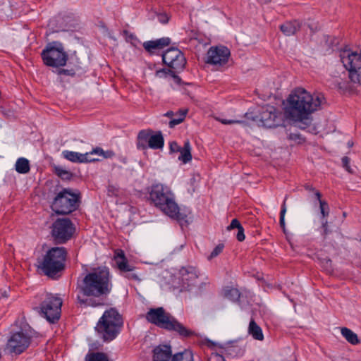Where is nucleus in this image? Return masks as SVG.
Segmentation results:
<instances>
[{
    "label": "nucleus",
    "instance_id": "1",
    "mask_svg": "<svg viewBox=\"0 0 361 361\" xmlns=\"http://www.w3.org/2000/svg\"><path fill=\"white\" fill-rule=\"evenodd\" d=\"M79 291L86 298L78 296V302L84 307H97L105 305V298L111 293L112 283L106 267L94 269L87 274L78 286Z\"/></svg>",
    "mask_w": 361,
    "mask_h": 361
},
{
    "label": "nucleus",
    "instance_id": "23",
    "mask_svg": "<svg viewBox=\"0 0 361 361\" xmlns=\"http://www.w3.org/2000/svg\"><path fill=\"white\" fill-rule=\"evenodd\" d=\"M301 23L296 20L287 21L280 26L281 31L286 36H291L300 29Z\"/></svg>",
    "mask_w": 361,
    "mask_h": 361
},
{
    "label": "nucleus",
    "instance_id": "18",
    "mask_svg": "<svg viewBox=\"0 0 361 361\" xmlns=\"http://www.w3.org/2000/svg\"><path fill=\"white\" fill-rule=\"evenodd\" d=\"M173 356L170 345H159L153 350L152 361H171Z\"/></svg>",
    "mask_w": 361,
    "mask_h": 361
},
{
    "label": "nucleus",
    "instance_id": "53",
    "mask_svg": "<svg viewBox=\"0 0 361 361\" xmlns=\"http://www.w3.org/2000/svg\"><path fill=\"white\" fill-rule=\"evenodd\" d=\"M328 221L326 219H322V228H324V235H326L328 233Z\"/></svg>",
    "mask_w": 361,
    "mask_h": 361
},
{
    "label": "nucleus",
    "instance_id": "10",
    "mask_svg": "<svg viewBox=\"0 0 361 361\" xmlns=\"http://www.w3.org/2000/svg\"><path fill=\"white\" fill-rule=\"evenodd\" d=\"M341 60L348 71V78L353 82H361V53L345 50L341 53Z\"/></svg>",
    "mask_w": 361,
    "mask_h": 361
},
{
    "label": "nucleus",
    "instance_id": "7",
    "mask_svg": "<svg viewBox=\"0 0 361 361\" xmlns=\"http://www.w3.org/2000/svg\"><path fill=\"white\" fill-rule=\"evenodd\" d=\"M44 63L50 67L64 66L68 61V54L61 43L53 42L49 43L41 53Z\"/></svg>",
    "mask_w": 361,
    "mask_h": 361
},
{
    "label": "nucleus",
    "instance_id": "15",
    "mask_svg": "<svg viewBox=\"0 0 361 361\" xmlns=\"http://www.w3.org/2000/svg\"><path fill=\"white\" fill-rule=\"evenodd\" d=\"M163 62L173 69H183L186 63L183 53L176 48L167 49L162 55Z\"/></svg>",
    "mask_w": 361,
    "mask_h": 361
},
{
    "label": "nucleus",
    "instance_id": "41",
    "mask_svg": "<svg viewBox=\"0 0 361 361\" xmlns=\"http://www.w3.org/2000/svg\"><path fill=\"white\" fill-rule=\"evenodd\" d=\"M224 247V246L223 244H219L218 245H216L215 247V248L211 252V254L209 256L208 259H211L218 256L223 251Z\"/></svg>",
    "mask_w": 361,
    "mask_h": 361
},
{
    "label": "nucleus",
    "instance_id": "48",
    "mask_svg": "<svg viewBox=\"0 0 361 361\" xmlns=\"http://www.w3.org/2000/svg\"><path fill=\"white\" fill-rule=\"evenodd\" d=\"M325 39H326V44L329 47H332L334 44H338V40L333 37L326 36V37H325Z\"/></svg>",
    "mask_w": 361,
    "mask_h": 361
},
{
    "label": "nucleus",
    "instance_id": "20",
    "mask_svg": "<svg viewBox=\"0 0 361 361\" xmlns=\"http://www.w3.org/2000/svg\"><path fill=\"white\" fill-rule=\"evenodd\" d=\"M114 260L118 269L123 274L129 271H135V267L128 263L123 250H116Z\"/></svg>",
    "mask_w": 361,
    "mask_h": 361
},
{
    "label": "nucleus",
    "instance_id": "12",
    "mask_svg": "<svg viewBox=\"0 0 361 361\" xmlns=\"http://www.w3.org/2000/svg\"><path fill=\"white\" fill-rule=\"evenodd\" d=\"M75 227L68 218L56 219L51 226V235L58 243H64L71 238Z\"/></svg>",
    "mask_w": 361,
    "mask_h": 361
},
{
    "label": "nucleus",
    "instance_id": "35",
    "mask_svg": "<svg viewBox=\"0 0 361 361\" xmlns=\"http://www.w3.org/2000/svg\"><path fill=\"white\" fill-rule=\"evenodd\" d=\"M85 361H109V357L104 353H90L86 355Z\"/></svg>",
    "mask_w": 361,
    "mask_h": 361
},
{
    "label": "nucleus",
    "instance_id": "25",
    "mask_svg": "<svg viewBox=\"0 0 361 361\" xmlns=\"http://www.w3.org/2000/svg\"><path fill=\"white\" fill-rule=\"evenodd\" d=\"M297 122L296 126L302 130H307L309 132L314 130V127L312 126V119L310 115H305L298 118H290Z\"/></svg>",
    "mask_w": 361,
    "mask_h": 361
},
{
    "label": "nucleus",
    "instance_id": "33",
    "mask_svg": "<svg viewBox=\"0 0 361 361\" xmlns=\"http://www.w3.org/2000/svg\"><path fill=\"white\" fill-rule=\"evenodd\" d=\"M171 361H193V354L190 350L173 355Z\"/></svg>",
    "mask_w": 361,
    "mask_h": 361
},
{
    "label": "nucleus",
    "instance_id": "40",
    "mask_svg": "<svg viewBox=\"0 0 361 361\" xmlns=\"http://www.w3.org/2000/svg\"><path fill=\"white\" fill-rule=\"evenodd\" d=\"M286 212V207L285 202L283 203L281 210L280 212V226L283 228V232L286 233V225H285V214Z\"/></svg>",
    "mask_w": 361,
    "mask_h": 361
},
{
    "label": "nucleus",
    "instance_id": "4",
    "mask_svg": "<svg viewBox=\"0 0 361 361\" xmlns=\"http://www.w3.org/2000/svg\"><path fill=\"white\" fill-rule=\"evenodd\" d=\"M146 319L159 327L175 331L183 337H189L193 334L192 331L178 322L170 314L166 312L163 307L150 309L146 314Z\"/></svg>",
    "mask_w": 361,
    "mask_h": 361
},
{
    "label": "nucleus",
    "instance_id": "45",
    "mask_svg": "<svg viewBox=\"0 0 361 361\" xmlns=\"http://www.w3.org/2000/svg\"><path fill=\"white\" fill-rule=\"evenodd\" d=\"M219 121L225 125H231V124H235V123H240L243 124L245 122L240 120H234V119H219Z\"/></svg>",
    "mask_w": 361,
    "mask_h": 361
},
{
    "label": "nucleus",
    "instance_id": "38",
    "mask_svg": "<svg viewBox=\"0 0 361 361\" xmlns=\"http://www.w3.org/2000/svg\"><path fill=\"white\" fill-rule=\"evenodd\" d=\"M161 74L169 75L170 76H171L173 78L174 82L176 84H178V85L180 84L181 79L178 75H176L172 71L169 70L166 71L165 69H162V70L157 71L156 73V75L159 77H161Z\"/></svg>",
    "mask_w": 361,
    "mask_h": 361
},
{
    "label": "nucleus",
    "instance_id": "32",
    "mask_svg": "<svg viewBox=\"0 0 361 361\" xmlns=\"http://www.w3.org/2000/svg\"><path fill=\"white\" fill-rule=\"evenodd\" d=\"M314 195L319 203L320 212H321L322 219H325L329 214V204L326 201L321 200V193L319 191H316L314 192Z\"/></svg>",
    "mask_w": 361,
    "mask_h": 361
},
{
    "label": "nucleus",
    "instance_id": "31",
    "mask_svg": "<svg viewBox=\"0 0 361 361\" xmlns=\"http://www.w3.org/2000/svg\"><path fill=\"white\" fill-rule=\"evenodd\" d=\"M16 170L19 173H27L30 171L29 161L23 157L19 158L16 162Z\"/></svg>",
    "mask_w": 361,
    "mask_h": 361
},
{
    "label": "nucleus",
    "instance_id": "55",
    "mask_svg": "<svg viewBox=\"0 0 361 361\" xmlns=\"http://www.w3.org/2000/svg\"><path fill=\"white\" fill-rule=\"evenodd\" d=\"M305 189H306L307 190H309V191H314V192H316V191H317V190H314V188L312 185H306L305 186Z\"/></svg>",
    "mask_w": 361,
    "mask_h": 361
},
{
    "label": "nucleus",
    "instance_id": "21",
    "mask_svg": "<svg viewBox=\"0 0 361 361\" xmlns=\"http://www.w3.org/2000/svg\"><path fill=\"white\" fill-rule=\"evenodd\" d=\"M170 42L169 37H162L156 40L145 42L143 47L149 54H154L156 50L161 49L168 46Z\"/></svg>",
    "mask_w": 361,
    "mask_h": 361
},
{
    "label": "nucleus",
    "instance_id": "37",
    "mask_svg": "<svg viewBox=\"0 0 361 361\" xmlns=\"http://www.w3.org/2000/svg\"><path fill=\"white\" fill-rule=\"evenodd\" d=\"M55 173L62 180H70L73 176V174L70 171L60 166L55 167Z\"/></svg>",
    "mask_w": 361,
    "mask_h": 361
},
{
    "label": "nucleus",
    "instance_id": "49",
    "mask_svg": "<svg viewBox=\"0 0 361 361\" xmlns=\"http://www.w3.org/2000/svg\"><path fill=\"white\" fill-rule=\"evenodd\" d=\"M180 147L176 142H171L169 145L171 152H178V151H180Z\"/></svg>",
    "mask_w": 361,
    "mask_h": 361
},
{
    "label": "nucleus",
    "instance_id": "39",
    "mask_svg": "<svg viewBox=\"0 0 361 361\" xmlns=\"http://www.w3.org/2000/svg\"><path fill=\"white\" fill-rule=\"evenodd\" d=\"M123 35L125 37L126 41L131 43L133 46H136V44L139 42L137 37L126 30L123 31Z\"/></svg>",
    "mask_w": 361,
    "mask_h": 361
},
{
    "label": "nucleus",
    "instance_id": "52",
    "mask_svg": "<svg viewBox=\"0 0 361 361\" xmlns=\"http://www.w3.org/2000/svg\"><path fill=\"white\" fill-rule=\"evenodd\" d=\"M159 20L161 23H167L169 21V18L166 14H160L159 16Z\"/></svg>",
    "mask_w": 361,
    "mask_h": 361
},
{
    "label": "nucleus",
    "instance_id": "11",
    "mask_svg": "<svg viewBox=\"0 0 361 361\" xmlns=\"http://www.w3.org/2000/svg\"><path fill=\"white\" fill-rule=\"evenodd\" d=\"M62 300L60 298L51 294L47 295L40 306V314L51 323H54L60 318Z\"/></svg>",
    "mask_w": 361,
    "mask_h": 361
},
{
    "label": "nucleus",
    "instance_id": "28",
    "mask_svg": "<svg viewBox=\"0 0 361 361\" xmlns=\"http://www.w3.org/2000/svg\"><path fill=\"white\" fill-rule=\"evenodd\" d=\"M248 333L255 340L262 341L264 339L262 330L254 319H251L249 324Z\"/></svg>",
    "mask_w": 361,
    "mask_h": 361
},
{
    "label": "nucleus",
    "instance_id": "8",
    "mask_svg": "<svg viewBox=\"0 0 361 361\" xmlns=\"http://www.w3.org/2000/svg\"><path fill=\"white\" fill-rule=\"evenodd\" d=\"M79 196L71 189L65 188L59 192L51 204L52 210L59 214H68L77 209Z\"/></svg>",
    "mask_w": 361,
    "mask_h": 361
},
{
    "label": "nucleus",
    "instance_id": "34",
    "mask_svg": "<svg viewBox=\"0 0 361 361\" xmlns=\"http://www.w3.org/2000/svg\"><path fill=\"white\" fill-rule=\"evenodd\" d=\"M224 296L226 298H228L233 302H235V301H238V299L240 298V291L238 290V289H237L235 288L226 287L224 289Z\"/></svg>",
    "mask_w": 361,
    "mask_h": 361
},
{
    "label": "nucleus",
    "instance_id": "5",
    "mask_svg": "<svg viewBox=\"0 0 361 361\" xmlns=\"http://www.w3.org/2000/svg\"><path fill=\"white\" fill-rule=\"evenodd\" d=\"M122 325L121 315L115 308H110L104 312L95 329L104 341H110L116 337Z\"/></svg>",
    "mask_w": 361,
    "mask_h": 361
},
{
    "label": "nucleus",
    "instance_id": "13",
    "mask_svg": "<svg viewBox=\"0 0 361 361\" xmlns=\"http://www.w3.org/2000/svg\"><path fill=\"white\" fill-rule=\"evenodd\" d=\"M261 125L266 128H276L282 124L283 116L273 106H266L262 108L257 116Z\"/></svg>",
    "mask_w": 361,
    "mask_h": 361
},
{
    "label": "nucleus",
    "instance_id": "42",
    "mask_svg": "<svg viewBox=\"0 0 361 361\" xmlns=\"http://www.w3.org/2000/svg\"><path fill=\"white\" fill-rule=\"evenodd\" d=\"M124 276L129 280L140 281L137 274L135 273L134 271H126L123 274Z\"/></svg>",
    "mask_w": 361,
    "mask_h": 361
},
{
    "label": "nucleus",
    "instance_id": "27",
    "mask_svg": "<svg viewBox=\"0 0 361 361\" xmlns=\"http://www.w3.org/2000/svg\"><path fill=\"white\" fill-rule=\"evenodd\" d=\"M178 152H180L178 160L183 163L186 164L192 159L191 146L189 140L185 141L183 147H180V151Z\"/></svg>",
    "mask_w": 361,
    "mask_h": 361
},
{
    "label": "nucleus",
    "instance_id": "46",
    "mask_svg": "<svg viewBox=\"0 0 361 361\" xmlns=\"http://www.w3.org/2000/svg\"><path fill=\"white\" fill-rule=\"evenodd\" d=\"M342 164L346 171H348L349 173H353V171L350 166V159L348 157H343L342 158Z\"/></svg>",
    "mask_w": 361,
    "mask_h": 361
},
{
    "label": "nucleus",
    "instance_id": "17",
    "mask_svg": "<svg viewBox=\"0 0 361 361\" xmlns=\"http://www.w3.org/2000/svg\"><path fill=\"white\" fill-rule=\"evenodd\" d=\"M180 280L182 287L188 289L195 286L198 278V271L194 267H183L179 270Z\"/></svg>",
    "mask_w": 361,
    "mask_h": 361
},
{
    "label": "nucleus",
    "instance_id": "3",
    "mask_svg": "<svg viewBox=\"0 0 361 361\" xmlns=\"http://www.w3.org/2000/svg\"><path fill=\"white\" fill-rule=\"evenodd\" d=\"M149 200L169 216L178 220L183 219L175 202L174 195L168 187L160 183L152 185L149 191Z\"/></svg>",
    "mask_w": 361,
    "mask_h": 361
},
{
    "label": "nucleus",
    "instance_id": "2",
    "mask_svg": "<svg viewBox=\"0 0 361 361\" xmlns=\"http://www.w3.org/2000/svg\"><path fill=\"white\" fill-rule=\"evenodd\" d=\"M284 108V114L288 118H301L305 115H311L317 111L324 97L322 94H310L306 90L299 87L294 90L287 98Z\"/></svg>",
    "mask_w": 361,
    "mask_h": 361
},
{
    "label": "nucleus",
    "instance_id": "26",
    "mask_svg": "<svg viewBox=\"0 0 361 361\" xmlns=\"http://www.w3.org/2000/svg\"><path fill=\"white\" fill-rule=\"evenodd\" d=\"M164 140L161 131L157 132L154 135H151L149 140L148 147L158 149L164 147Z\"/></svg>",
    "mask_w": 361,
    "mask_h": 361
},
{
    "label": "nucleus",
    "instance_id": "54",
    "mask_svg": "<svg viewBox=\"0 0 361 361\" xmlns=\"http://www.w3.org/2000/svg\"><path fill=\"white\" fill-rule=\"evenodd\" d=\"M176 113H174L173 111H167L166 114H164V116H166V117H169V118H171V119L173 118V116H175Z\"/></svg>",
    "mask_w": 361,
    "mask_h": 361
},
{
    "label": "nucleus",
    "instance_id": "56",
    "mask_svg": "<svg viewBox=\"0 0 361 361\" xmlns=\"http://www.w3.org/2000/svg\"><path fill=\"white\" fill-rule=\"evenodd\" d=\"M348 147H353V142L349 141V142H348Z\"/></svg>",
    "mask_w": 361,
    "mask_h": 361
},
{
    "label": "nucleus",
    "instance_id": "6",
    "mask_svg": "<svg viewBox=\"0 0 361 361\" xmlns=\"http://www.w3.org/2000/svg\"><path fill=\"white\" fill-rule=\"evenodd\" d=\"M66 255L64 247H52L44 256L39 267L45 275L54 277L64 269Z\"/></svg>",
    "mask_w": 361,
    "mask_h": 361
},
{
    "label": "nucleus",
    "instance_id": "9",
    "mask_svg": "<svg viewBox=\"0 0 361 361\" xmlns=\"http://www.w3.org/2000/svg\"><path fill=\"white\" fill-rule=\"evenodd\" d=\"M35 332L31 327L25 324L20 330L14 333L8 339L6 348L10 353L19 355L25 350L30 344L31 338Z\"/></svg>",
    "mask_w": 361,
    "mask_h": 361
},
{
    "label": "nucleus",
    "instance_id": "36",
    "mask_svg": "<svg viewBox=\"0 0 361 361\" xmlns=\"http://www.w3.org/2000/svg\"><path fill=\"white\" fill-rule=\"evenodd\" d=\"M90 154L92 157H94V155H99L102 156L104 158H111L115 155V153L112 150L104 151L100 147H96L93 149L90 152Z\"/></svg>",
    "mask_w": 361,
    "mask_h": 361
},
{
    "label": "nucleus",
    "instance_id": "24",
    "mask_svg": "<svg viewBox=\"0 0 361 361\" xmlns=\"http://www.w3.org/2000/svg\"><path fill=\"white\" fill-rule=\"evenodd\" d=\"M153 131L150 129L142 130L137 137V147L139 149H145L148 147L149 140Z\"/></svg>",
    "mask_w": 361,
    "mask_h": 361
},
{
    "label": "nucleus",
    "instance_id": "50",
    "mask_svg": "<svg viewBox=\"0 0 361 361\" xmlns=\"http://www.w3.org/2000/svg\"><path fill=\"white\" fill-rule=\"evenodd\" d=\"M236 238L238 239V241H243L245 240V234H244V229L242 227H240L239 229H238V233H237V235H236Z\"/></svg>",
    "mask_w": 361,
    "mask_h": 361
},
{
    "label": "nucleus",
    "instance_id": "14",
    "mask_svg": "<svg viewBox=\"0 0 361 361\" xmlns=\"http://www.w3.org/2000/svg\"><path fill=\"white\" fill-rule=\"evenodd\" d=\"M229 56L230 51L227 47L224 46L212 47L207 51L206 63L223 66L228 62Z\"/></svg>",
    "mask_w": 361,
    "mask_h": 361
},
{
    "label": "nucleus",
    "instance_id": "16",
    "mask_svg": "<svg viewBox=\"0 0 361 361\" xmlns=\"http://www.w3.org/2000/svg\"><path fill=\"white\" fill-rule=\"evenodd\" d=\"M346 79L347 74L345 73H343L341 75L333 77L331 79V85L337 89L341 93L355 92L357 86L360 85V82L355 83L352 82L350 80V81H348Z\"/></svg>",
    "mask_w": 361,
    "mask_h": 361
},
{
    "label": "nucleus",
    "instance_id": "43",
    "mask_svg": "<svg viewBox=\"0 0 361 361\" xmlns=\"http://www.w3.org/2000/svg\"><path fill=\"white\" fill-rule=\"evenodd\" d=\"M107 193L109 196H118L119 194V190L117 187L113 185H109L107 188Z\"/></svg>",
    "mask_w": 361,
    "mask_h": 361
},
{
    "label": "nucleus",
    "instance_id": "44",
    "mask_svg": "<svg viewBox=\"0 0 361 361\" xmlns=\"http://www.w3.org/2000/svg\"><path fill=\"white\" fill-rule=\"evenodd\" d=\"M208 361H225V360L221 355L216 353H212L209 355Z\"/></svg>",
    "mask_w": 361,
    "mask_h": 361
},
{
    "label": "nucleus",
    "instance_id": "47",
    "mask_svg": "<svg viewBox=\"0 0 361 361\" xmlns=\"http://www.w3.org/2000/svg\"><path fill=\"white\" fill-rule=\"evenodd\" d=\"M240 227H242L239 221L237 219H234L231 221V224L227 227L228 230H231L234 228L239 229Z\"/></svg>",
    "mask_w": 361,
    "mask_h": 361
},
{
    "label": "nucleus",
    "instance_id": "29",
    "mask_svg": "<svg viewBox=\"0 0 361 361\" xmlns=\"http://www.w3.org/2000/svg\"><path fill=\"white\" fill-rule=\"evenodd\" d=\"M341 335L346 339V341L352 345H357L360 343L357 335L351 329L347 327H342L341 329Z\"/></svg>",
    "mask_w": 361,
    "mask_h": 361
},
{
    "label": "nucleus",
    "instance_id": "51",
    "mask_svg": "<svg viewBox=\"0 0 361 361\" xmlns=\"http://www.w3.org/2000/svg\"><path fill=\"white\" fill-rule=\"evenodd\" d=\"M288 137L289 140H294V141H298V142H300V140H302L300 135L298 133H291L288 135Z\"/></svg>",
    "mask_w": 361,
    "mask_h": 361
},
{
    "label": "nucleus",
    "instance_id": "22",
    "mask_svg": "<svg viewBox=\"0 0 361 361\" xmlns=\"http://www.w3.org/2000/svg\"><path fill=\"white\" fill-rule=\"evenodd\" d=\"M70 64H73V67L71 68H59L56 70V73L59 75H65L73 77L75 75L76 72L82 70V67L80 66V63L78 61V59L75 56H72L70 59Z\"/></svg>",
    "mask_w": 361,
    "mask_h": 361
},
{
    "label": "nucleus",
    "instance_id": "30",
    "mask_svg": "<svg viewBox=\"0 0 361 361\" xmlns=\"http://www.w3.org/2000/svg\"><path fill=\"white\" fill-rule=\"evenodd\" d=\"M187 113H188V109H180L178 111L176 112L175 116L169 123V127L173 128L176 125L181 123L184 121Z\"/></svg>",
    "mask_w": 361,
    "mask_h": 361
},
{
    "label": "nucleus",
    "instance_id": "19",
    "mask_svg": "<svg viewBox=\"0 0 361 361\" xmlns=\"http://www.w3.org/2000/svg\"><path fill=\"white\" fill-rule=\"evenodd\" d=\"M63 155L66 159L72 162L85 163L98 161V159L91 157L90 152L81 154L75 152L66 150L63 152Z\"/></svg>",
    "mask_w": 361,
    "mask_h": 361
}]
</instances>
